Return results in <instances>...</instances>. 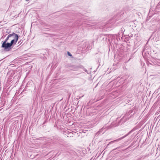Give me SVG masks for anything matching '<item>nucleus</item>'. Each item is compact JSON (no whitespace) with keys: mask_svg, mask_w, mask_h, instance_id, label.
<instances>
[{"mask_svg":"<svg viewBox=\"0 0 160 160\" xmlns=\"http://www.w3.org/2000/svg\"><path fill=\"white\" fill-rule=\"evenodd\" d=\"M10 34V39L13 40L14 39H18V36L17 34H15L14 33H13L12 34Z\"/></svg>","mask_w":160,"mask_h":160,"instance_id":"obj_1","label":"nucleus"},{"mask_svg":"<svg viewBox=\"0 0 160 160\" xmlns=\"http://www.w3.org/2000/svg\"><path fill=\"white\" fill-rule=\"evenodd\" d=\"M11 46V45L9 43H6V42H4L2 45V47L4 48L5 49H6Z\"/></svg>","mask_w":160,"mask_h":160,"instance_id":"obj_2","label":"nucleus"},{"mask_svg":"<svg viewBox=\"0 0 160 160\" xmlns=\"http://www.w3.org/2000/svg\"><path fill=\"white\" fill-rule=\"evenodd\" d=\"M18 40H17L16 39H14L13 40H11V42L10 43L11 45H12L13 44H15V43L17 42Z\"/></svg>","mask_w":160,"mask_h":160,"instance_id":"obj_3","label":"nucleus"},{"mask_svg":"<svg viewBox=\"0 0 160 160\" xmlns=\"http://www.w3.org/2000/svg\"><path fill=\"white\" fill-rule=\"evenodd\" d=\"M10 34H9L8 37H7V38H6V39L5 41L4 42H7V41L10 39Z\"/></svg>","mask_w":160,"mask_h":160,"instance_id":"obj_4","label":"nucleus"},{"mask_svg":"<svg viewBox=\"0 0 160 160\" xmlns=\"http://www.w3.org/2000/svg\"><path fill=\"white\" fill-rule=\"evenodd\" d=\"M67 53H68V55L70 56H72V55L71 54V53L69 52H67Z\"/></svg>","mask_w":160,"mask_h":160,"instance_id":"obj_5","label":"nucleus"},{"mask_svg":"<svg viewBox=\"0 0 160 160\" xmlns=\"http://www.w3.org/2000/svg\"><path fill=\"white\" fill-rule=\"evenodd\" d=\"M110 50V48H109V51Z\"/></svg>","mask_w":160,"mask_h":160,"instance_id":"obj_6","label":"nucleus"}]
</instances>
